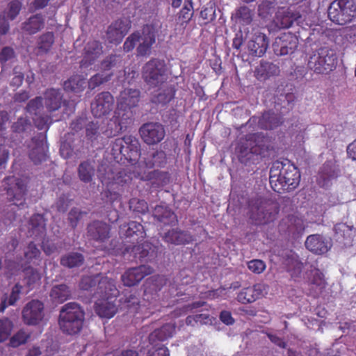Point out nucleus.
Segmentation results:
<instances>
[{
    "label": "nucleus",
    "instance_id": "obj_4",
    "mask_svg": "<svg viewBox=\"0 0 356 356\" xmlns=\"http://www.w3.org/2000/svg\"><path fill=\"white\" fill-rule=\"evenodd\" d=\"M84 318L81 307L76 302H68L60 309L58 325L63 333L73 335L81 330Z\"/></svg>",
    "mask_w": 356,
    "mask_h": 356
},
{
    "label": "nucleus",
    "instance_id": "obj_59",
    "mask_svg": "<svg viewBox=\"0 0 356 356\" xmlns=\"http://www.w3.org/2000/svg\"><path fill=\"white\" fill-rule=\"evenodd\" d=\"M42 97L38 96L30 100L26 106V111L33 115H37L38 111L42 106Z\"/></svg>",
    "mask_w": 356,
    "mask_h": 356
},
{
    "label": "nucleus",
    "instance_id": "obj_22",
    "mask_svg": "<svg viewBox=\"0 0 356 356\" xmlns=\"http://www.w3.org/2000/svg\"><path fill=\"white\" fill-rule=\"evenodd\" d=\"M305 245L309 251L318 255L327 253L332 246L331 241L318 234L308 236Z\"/></svg>",
    "mask_w": 356,
    "mask_h": 356
},
{
    "label": "nucleus",
    "instance_id": "obj_53",
    "mask_svg": "<svg viewBox=\"0 0 356 356\" xmlns=\"http://www.w3.org/2000/svg\"><path fill=\"white\" fill-rule=\"evenodd\" d=\"M22 7V3L18 0H13L8 3L7 10L5 14L10 20H14L19 14Z\"/></svg>",
    "mask_w": 356,
    "mask_h": 356
},
{
    "label": "nucleus",
    "instance_id": "obj_29",
    "mask_svg": "<svg viewBox=\"0 0 356 356\" xmlns=\"http://www.w3.org/2000/svg\"><path fill=\"white\" fill-rule=\"evenodd\" d=\"M268 47V40L264 33L254 34L248 43V49L252 55L261 57L266 51Z\"/></svg>",
    "mask_w": 356,
    "mask_h": 356
},
{
    "label": "nucleus",
    "instance_id": "obj_40",
    "mask_svg": "<svg viewBox=\"0 0 356 356\" xmlns=\"http://www.w3.org/2000/svg\"><path fill=\"white\" fill-rule=\"evenodd\" d=\"M104 279L109 278L107 277L101 276L99 274L95 276H84L82 277L80 282L79 286L82 290L84 291H92L93 288L96 287L95 295L97 296L99 294H100L99 282H102Z\"/></svg>",
    "mask_w": 356,
    "mask_h": 356
},
{
    "label": "nucleus",
    "instance_id": "obj_25",
    "mask_svg": "<svg viewBox=\"0 0 356 356\" xmlns=\"http://www.w3.org/2000/svg\"><path fill=\"white\" fill-rule=\"evenodd\" d=\"M264 284H256L242 289L238 293L236 300L242 304L252 303L261 298L264 296Z\"/></svg>",
    "mask_w": 356,
    "mask_h": 356
},
{
    "label": "nucleus",
    "instance_id": "obj_28",
    "mask_svg": "<svg viewBox=\"0 0 356 356\" xmlns=\"http://www.w3.org/2000/svg\"><path fill=\"white\" fill-rule=\"evenodd\" d=\"M153 217L165 225H172L177 222L176 214L168 206L157 205L152 212Z\"/></svg>",
    "mask_w": 356,
    "mask_h": 356
},
{
    "label": "nucleus",
    "instance_id": "obj_34",
    "mask_svg": "<svg viewBox=\"0 0 356 356\" xmlns=\"http://www.w3.org/2000/svg\"><path fill=\"white\" fill-rule=\"evenodd\" d=\"M79 179L83 183H90L95 174V161L86 160L80 163L77 168Z\"/></svg>",
    "mask_w": 356,
    "mask_h": 356
},
{
    "label": "nucleus",
    "instance_id": "obj_43",
    "mask_svg": "<svg viewBox=\"0 0 356 356\" xmlns=\"http://www.w3.org/2000/svg\"><path fill=\"white\" fill-rule=\"evenodd\" d=\"M280 72L279 67L273 63L261 60L259 65L256 69V73L258 76L268 78L271 76L278 74Z\"/></svg>",
    "mask_w": 356,
    "mask_h": 356
},
{
    "label": "nucleus",
    "instance_id": "obj_1",
    "mask_svg": "<svg viewBox=\"0 0 356 356\" xmlns=\"http://www.w3.org/2000/svg\"><path fill=\"white\" fill-rule=\"evenodd\" d=\"M140 91L137 88H124L117 99V109L110 120L106 130L108 136H115L125 130L131 123V118L127 111L138 106L140 100Z\"/></svg>",
    "mask_w": 356,
    "mask_h": 356
},
{
    "label": "nucleus",
    "instance_id": "obj_52",
    "mask_svg": "<svg viewBox=\"0 0 356 356\" xmlns=\"http://www.w3.org/2000/svg\"><path fill=\"white\" fill-rule=\"evenodd\" d=\"M309 281L311 284L317 286L320 291L325 287L326 282L324 275L319 269H314L311 271Z\"/></svg>",
    "mask_w": 356,
    "mask_h": 356
},
{
    "label": "nucleus",
    "instance_id": "obj_51",
    "mask_svg": "<svg viewBox=\"0 0 356 356\" xmlns=\"http://www.w3.org/2000/svg\"><path fill=\"white\" fill-rule=\"evenodd\" d=\"M60 120L59 118H56V119L53 118V116L50 115H40L36 118H35L34 123L35 127L40 129L43 130L46 129L47 130L49 127V126L56 121H58Z\"/></svg>",
    "mask_w": 356,
    "mask_h": 356
},
{
    "label": "nucleus",
    "instance_id": "obj_39",
    "mask_svg": "<svg viewBox=\"0 0 356 356\" xmlns=\"http://www.w3.org/2000/svg\"><path fill=\"white\" fill-rule=\"evenodd\" d=\"M55 41L53 32H46L40 35L36 42V50L38 54H47L51 49Z\"/></svg>",
    "mask_w": 356,
    "mask_h": 356
},
{
    "label": "nucleus",
    "instance_id": "obj_16",
    "mask_svg": "<svg viewBox=\"0 0 356 356\" xmlns=\"http://www.w3.org/2000/svg\"><path fill=\"white\" fill-rule=\"evenodd\" d=\"M42 101L49 114L58 111L63 106L69 105V101L63 99L61 90L54 88H47L44 92Z\"/></svg>",
    "mask_w": 356,
    "mask_h": 356
},
{
    "label": "nucleus",
    "instance_id": "obj_11",
    "mask_svg": "<svg viewBox=\"0 0 356 356\" xmlns=\"http://www.w3.org/2000/svg\"><path fill=\"white\" fill-rule=\"evenodd\" d=\"M26 179L18 178L15 176L5 177L3 181V186L10 201L14 204L19 207L24 206L26 202L27 193Z\"/></svg>",
    "mask_w": 356,
    "mask_h": 356
},
{
    "label": "nucleus",
    "instance_id": "obj_41",
    "mask_svg": "<svg viewBox=\"0 0 356 356\" xmlns=\"http://www.w3.org/2000/svg\"><path fill=\"white\" fill-rule=\"evenodd\" d=\"M84 261V257L81 253L72 252L62 256L60 263L63 266L73 268L82 266Z\"/></svg>",
    "mask_w": 356,
    "mask_h": 356
},
{
    "label": "nucleus",
    "instance_id": "obj_14",
    "mask_svg": "<svg viewBox=\"0 0 356 356\" xmlns=\"http://www.w3.org/2000/svg\"><path fill=\"white\" fill-rule=\"evenodd\" d=\"M44 316V304L38 300L29 301L22 310L24 322L29 325H38L42 321Z\"/></svg>",
    "mask_w": 356,
    "mask_h": 356
},
{
    "label": "nucleus",
    "instance_id": "obj_31",
    "mask_svg": "<svg viewBox=\"0 0 356 356\" xmlns=\"http://www.w3.org/2000/svg\"><path fill=\"white\" fill-rule=\"evenodd\" d=\"M23 286L17 282L10 290V293H4L0 302V312H3L9 306H15L17 301L20 299L23 291Z\"/></svg>",
    "mask_w": 356,
    "mask_h": 356
},
{
    "label": "nucleus",
    "instance_id": "obj_32",
    "mask_svg": "<svg viewBox=\"0 0 356 356\" xmlns=\"http://www.w3.org/2000/svg\"><path fill=\"white\" fill-rule=\"evenodd\" d=\"M121 229L124 230L126 238H132L139 243L146 237V232L143 225L136 221H130L127 224L121 225Z\"/></svg>",
    "mask_w": 356,
    "mask_h": 356
},
{
    "label": "nucleus",
    "instance_id": "obj_12",
    "mask_svg": "<svg viewBox=\"0 0 356 356\" xmlns=\"http://www.w3.org/2000/svg\"><path fill=\"white\" fill-rule=\"evenodd\" d=\"M115 99L108 91H103L95 95L90 104L92 115L101 118L110 114L113 110Z\"/></svg>",
    "mask_w": 356,
    "mask_h": 356
},
{
    "label": "nucleus",
    "instance_id": "obj_24",
    "mask_svg": "<svg viewBox=\"0 0 356 356\" xmlns=\"http://www.w3.org/2000/svg\"><path fill=\"white\" fill-rule=\"evenodd\" d=\"M110 231V226L100 220H94L88 224L87 227L88 236L99 242H104L106 239H108Z\"/></svg>",
    "mask_w": 356,
    "mask_h": 356
},
{
    "label": "nucleus",
    "instance_id": "obj_26",
    "mask_svg": "<svg viewBox=\"0 0 356 356\" xmlns=\"http://www.w3.org/2000/svg\"><path fill=\"white\" fill-rule=\"evenodd\" d=\"M163 239L165 242L175 245L188 244L194 241L193 235L189 232L178 228L168 230L164 234Z\"/></svg>",
    "mask_w": 356,
    "mask_h": 356
},
{
    "label": "nucleus",
    "instance_id": "obj_13",
    "mask_svg": "<svg viewBox=\"0 0 356 356\" xmlns=\"http://www.w3.org/2000/svg\"><path fill=\"white\" fill-rule=\"evenodd\" d=\"M139 134L145 143L154 145L163 140L165 131L163 125L159 122H147L140 127Z\"/></svg>",
    "mask_w": 356,
    "mask_h": 356
},
{
    "label": "nucleus",
    "instance_id": "obj_54",
    "mask_svg": "<svg viewBox=\"0 0 356 356\" xmlns=\"http://www.w3.org/2000/svg\"><path fill=\"white\" fill-rule=\"evenodd\" d=\"M29 337V334L23 330H20L10 338L9 344L11 347L17 348L26 343Z\"/></svg>",
    "mask_w": 356,
    "mask_h": 356
},
{
    "label": "nucleus",
    "instance_id": "obj_27",
    "mask_svg": "<svg viewBox=\"0 0 356 356\" xmlns=\"http://www.w3.org/2000/svg\"><path fill=\"white\" fill-rule=\"evenodd\" d=\"M43 215L33 214L29 221V233L35 239L43 238L46 235V222Z\"/></svg>",
    "mask_w": 356,
    "mask_h": 356
},
{
    "label": "nucleus",
    "instance_id": "obj_46",
    "mask_svg": "<svg viewBox=\"0 0 356 356\" xmlns=\"http://www.w3.org/2000/svg\"><path fill=\"white\" fill-rule=\"evenodd\" d=\"M40 250L38 249L36 244L31 241L24 250V257L27 263L34 262L40 257Z\"/></svg>",
    "mask_w": 356,
    "mask_h": 356
},
{
    "label": "nucleus",
    "instance_id": "obj_42",
    "mask_svg": "<svg viewBox=\"0 0 356 356\" xmlns=\"http://www.w3.org/2000/svg\"><path fill=\"white\" fill-rule=\"evenodd\" d=\"M47 147L44 145L43 140L36 143L35 147L29 152V158L35 165L40 164L47 159Z\"/></svg>",
    "mask_w": 356,
    "mask_h": 356
},
{
    "label": "nucleus",
    "instance_id": "obj_64",
    "mask_svg": "<svg viewBox=\"0 0 356 356\" xmlns=\"http://www.w3.org/2000/svg\"><path fill=\"white\" fill-rule=\"evenodd\" d=\"M248 267L252 273L260 274L266 269V264L262 260L253 259L248 263Z\"/></svg>",
    "mask_w": 356,
    "mask_h": 356
},
{
    "label": "nucleus",
    "instance_id": "obj_63",
    "mask_svg": "<svg viewBox=\"0 0 356 356\" xmlns=\"http://www.w3.org/2000/svg\"><path fill=\"white\" fill-rule=\"evenodd\" d=\"M193 6L192 0L188 1V3L187 5H184V6L180 10V16L179 17L186 22L188 23L193 16Z\"/></svg>",
    "mask_w": 356,
    "mask_h": 356
},
{
    "label": "nucleus",
    "instance_id": "obj_49",
    "mask_svg": "<svg viewBox=\"0 0 356 356\" xmlns=\"http://www.w3.org/2000/svg\"><path fill=\"white\" fill-rule=\"evenodd\" d=\"M236 17L240 20L243 25H248L252 21V13L251 10L245 6H241L236 10Z\"/></svg>",
    "mask_w": 356,
    "mask_h": 356
},
{
    "label": "nucleus",
    "instance_id": "obj_55",
    "mask_svg": "<svg viewBox=\"0 0 356 356\" xmlns=\"http://www.w3.org/2000/svg\"><path fill=\"white\" fill-rule=\"evenodd\" d=\"M250 218L255 225L265 224L268 222V220H266V214L260 207H251Z\"/></svg>",
    "mask_w": 356,
    "mask_h": 356
},
{
    "label": "nucleus",
    "instance_id": "obj_48",
    "mask_svg": "<svg viewBox=\"0 0 356 356\" xmlns=\"http://www.w3.org/2000/svg\"><path fill=\"white\" fill-rule=\"evenodd\" d=\"M129 209L136 213L144 215L149 211L148 204L144 200L133 197L129 200Z\"/></svg>",
    "mask_w": 356,
    "mask_h": 356
},
{
    "label": "nucleus",
    "instance_id": "obj_23",
    "mask_svg": "<svg viewBox=\"0 0 356 356\" xmlns=\"http://www.w3.org/2000/svg\"><path fill=\"white\" fill-rule=\"evenodd\" d=\"M277 24L282 29H289L294 24L302 26V17L299 12L282 8L276 13Z\"/></svg>",
    "mask_w": 356,
    "mask_h": 356
},
{
    "label": "nucleus",
    "instance_id": "obj_56",
    "mask_svg": "<svg viewBox=\"0 0 356 356\" xmlns=\"http://www.w3.org/2000/svg\"><path fill=\"white\" fill-rule=\"evenodd\" d=\"M86 135L88 140L93 141L99 136V124L98 122H89L86 125Z\"/></svg>",
    "mask_w": 356,
    "mask_h": 356
},
{
    "label": "nucleus",
    "instance_id": "obj_18",
    "mask_svg": "<svg viewBox=\"0 0 356 356\" xmlns=\"http://www.w3.org/2000/svg\"><path fill=\"white\" fill-rule=\"evenodd\" d=\"M131 29V21L127 19H119L108 26L106 38L110 43L119 44Z\"/></svg>",
    "mask_w": 356,
    "mask_h": 356
},
{
    "label": "nucleus",
    "instance_id": "obj_44",
    "mask_svg": "<svg viewBox=\"0 0 356 356\" xmlns=\"http://www.w3.org/2000/svg\"><path fill=\"white\" fill-rule=\"evenodd\" d=\"M86 80L81 75H74L64 82V89L67 91L79 92L85 88Z\"/></svg>",
    "mask_w": 356,
    "mask_h": 356
},
{
    "label": "nucleus",
    "instance_id": "obj_36",
    "mask_svg": "<svg viewBox=\"0 0 356 356\" xmlns=\"http://www.w3.org/2000/svg\"><path fill=\"white\" fill-rule=\"evenodd\" d=\"M49 296L53 302L61 304L71 298L72 292L67 284H56L51 288Z\"/></svg>",
    "mask_w": 356,
    "mask_h": 356
},
{
    "label": "nucleus",
    "instance_id": "obj_8",
    "mask_svg": "<svg viewBox=\"0 0 356 356\" xmlns=\"http://www.w3.org/2000/svg\"><path fill=\"white\" fill-rule=\"evenodd\" d=\"M327 13L332 22L346 25L356 16V5L352 0H334L330 3Z\"/></svg>",
    "mask_w": 356,
    "mask_h": 356
},
{
    "label": "nucleus",
    "instance_id": "obj_30",
    "mask_svg": "<svg viewBox=\"0 0 356 356\" xmlns=\"http://www.w3.org/2000/svg\"><path fill=\"white\" fill-rule=\"evenodd\" d=\"M165 159V153L163 152L159 151H153L150 150L143 154L142 156V161L140 163V168H138V169H140L142 171L143 168L151 169L154 166H161L164 163L163 159Z\"/></svg>",
    "mask_w": 356,
    "mask_h": 356
},
{
    "label": "nucleus",
    "instance_id": "obj_50",
    "mask_svg": "<svg viewBox=\"0 0 356 356\" xmlns=\"http://www.w3.org/2000/svg\"><path fill=\"white\" fill-rule=\"evenodd\" d=\"M13 324L8 318L0 319V342H3L10 337Z\"/></svg>",
    "mask_w": 356,
    "mask_h": 356
},
{
    "label": "nucleus",
    "instance_id": "obj_62",
    "mask_svg": "<svg viewBox=\"0 0 356 356\" xmlns=\"http://www.w3.org/2000/svg\"><path fill=\"white\" fill-rule=\"evenodd\" d=\"M322 174L325 179H332L338 177L339 170L334 165L325 163L322 168Z\"/></svg>",
    "mask_w": 356,
    "mask_h": 356
},
{
    "label": "nucleus",
    "instance_id": "obj_9",
    "mask_svg": "<svg viewBox=\"0 0 356 356\" xmlns=\"http://www.w3.org/2000/svg\"><path fill=\"white\" fill-rule=\"evenodd\" d=\"M142 77L149 87H158L168 79L167 67L165 61L159 58H152L147 62L142 70Z\"/></svg>",
    "mask_w": 356,
    "mask_h": 356
},
{
    "label": "nucleus",
    "instance_id": "obj_38",
    "mask_svg": "<svg viewBox=\"0 0 356 356\" xmlns=\"http://www.w3.org/2000/svg\"><path fill=\"white\" fill-rule=\"evenodd\" d=\"M282 124L281 118L278 115L271 111L262 114L258 120V127L261 129L271 130Z\"/></svg>",
    "mask_w": 356,
    "mask_h": 356
},
{
    "label": "nucleus",
    "instance_id": "obj_47",
    "mask_svg": "<svg viewBox=\"0 0 356 356\" xmlns=\"http://www.w3.org/2000/svg\"><path fill=\"white\" fill-rule=\"evenodd\" d=\"M113 74H104V73H97L95 75L92 76L88 81V88L90 90H94L97 87L109 81Z\"/></svg>",
    "mask_w": 356,
    "mask_h": 356
},
{
    "label": "nucleus",
    "instance_id": "obj_57",
    "mask_svg": "<svg viewBox=\"0 0 356 356\" xmlns=\"http://www.w3.org/2000/svg\"><path fill=\"white\" fill-rule=\"evenodd\" d=\"M86 214H87L86 212L82 211L78 208H72L70 211L67 217V220L70 226L73 229H75L77 227L79 222L83 218V216Z\"/></svg>",
    "mask_w": 356,
    "mask_h": 356
},
{
    "label": "nucleus",
    "instance_id": "obj_45",
    "mask_svg": "<svg viewBox=\"0 0 356 356\" xmlns=\"http://www.w3.org/2000/svg\"><path fill=\"white\" fill-rule=\"evenodd\" d=\"M24 275V282L28 288V291L33 289L41 280L40 273L31 267L25 269Z\"/></svg>",
    "mask_w": 356,
    "mask_h": 356
},
{
    "label": "nucleus",
    "instance_id": "obj_20",
    "mask_svg": "<svg viewBox=\"0 0 356 356\" xmlns=\"http://www.w3.org/2000/svg\"><path fill=\"white\" fill-rule=\"evenodd\" d=\"M298 46V38L291 33H287L276 38L273 48L277 55L284 56L292 54Z\"/></svg>",
    "mask_w": 356,
    "mask_h": 356
},
{
    "label": "nucleus",
    "instance_id": "obj_19",
    "mask_svg": "<svg viewBox=\"0 0 356 356\" xmlns=\"http://www.w3.org/2000/svg\"><path fill=\"white\" fill-rule=\"evenodd\" d=\"M103 54V46L101 42L97 40L88 41L83 48L82 59L80 61L81 67H88Z\"/></svg>",
    "mask_w": 356,
    "mask_h": 356
},
{
    "label": "nucleus",
    "instance_id": "obj_17",
    "mask_svg": "<svg viewBox=\"0 0 356 356\" xmlns=\"http://www.w3.org/2000/svg\"><path fill=\"white\" fill-rule=\"evenodd\" d=\"M246 149L254 155L265 156L269 149V141L267 137L259 133L246 135Z\"/></svg>",
    "mask_w": 356,
    "mask_h": 356
},
{
    "label": "nucleus",
    "instance_id": "obj_21",
    "mask_svg": "<svg viewBox=\"0 0 356 356\" xmlns=\"http://www.w3.org/2000/svg\"><path fill=\"white\" fill-rule=\"evenodd\" d=\"M153 268L147 265H140L126 270L121 277L124 285L133 286L138 284L145 276L153 273Z\"/></svg>",
    "mask_w": 356,
    "mask_h": 356
},
{
    "label": "nucleus",
    "instance_id": "obj_37",
    "mask_svg": "<svg viewBox=\"0 0 356 356\" xmlns=\"http://www.w3.org/2000/svg\"><path fill=\"white\" fill-rule=\"evenodd\" d=\"M175 93L176 90L174 86H165L159 89L158 93L152 97L151 102L157 105L165 106L175 98Z\"/></svg>",
    "mask_w": 356,
    "mask_h": 356
},
{
    "label": "nucleus",
    "instance_id": "obj_61",
    "mask_svg": "<svg viewBox=\"0 0 356 356\" xmlns=\"http://www.w3.org/2000/svg\"><path fill=\"white\" fill-rule=\"evenodd\" d=\"M31 127V122L27 118H19L12 125V129L15 133H22Z\"/></svg>",
    "mask_w": 356,
    "mask_h": 356
},
{
    "label": "nucleus",
    "instance_id": "obj_2",
    "mask_svg": "<svg viewBox=\"0 0 356 356\" xmlns=\"http://www.w3.org/2000/svg\"><path fill=\"white\" fill-rule=\"evenodd\" d=\"M270 184L272 189L280 194L296 189L300 181L298 168L289 160L277 161L270 170Z\"/></svg>",
    "mask_w": 356,
    "mask_h": 356
},
{
    "label": "nucleus",
    "instance_id": "obj_35",
    "mask_svg": "<svg viewBox=\"0 0 356 356\" xmlns=\"http://www.w3.org/2000/svg\"><path fill=\"white\" fill-rule=\"evenodd\" d=\"M176 330L175 323H168L162 325L160 328L154 330L149 337L152 343L156 340L163 341L173 336Z\"/></svg>",
    "mask_w": 356,
    "mask_h": 356
},
{
    "label": "nucleus",
    "instance_id": "obj_3",
    "mask_svg": "<svg viewBox=\"0 0 356 356\" xmlns=\"http://www.w3.org/2000/svg\"><path fill=\"white\" fill-rule=\"evenodd\" d=\"M100 294L95 305V310L101 318H111L116 314L118 308L115 303L119 291L113 279H104L99 282Z\"/></svg>",
    "mask_w": 356,
    "mask_h": 356
},
{
    "label": "nucleus",
    "instance_id": "obj_7",
    "mask_svg": "<svg viewBox=\"0 0 356 356\" xmlns=\"http://www.w3.org/2000/svg\"><path fill=\"white\" fill-rule=\"evenodd\" d=\"M338 63L335 51L328 47L319 48L309 57L308 67L318 74H328L334 71Z\"/></svg>",
    "mask_w": 356,
    "mask_h": 356
},
{
    "label": "nucleus",
    "instance_id": "obj_5",
    "mask_svg": "<svg viewBox=\"0 0 356 356\" xmlns=\"http://www.w3.org/2000/svg\"><path fill=\"white\" fill-rule=\"evenodd\" d=\"M156 42V33L152 25L145 24L140 31H136L129 35L124 44L123 49L125 52L131 51L136 47L137 55L146 56L151 54L153 44Z\"/></svg>",
    "mask_w": 356,
    "mask_h": 356
},
{
    "label": "nucleus",
    "instance_id": "obj_10",
    "mask_svg": "<svg viewBox=\"0 0 356 356\" xmlns=\"http://www.w3.org/2000/svg\"><path fill=\"white\" fill-rule=\"evenodd\" d=\"M138 166L130 165L118 172L115 175L111 172V169L104 175H99V179L103 184L108 186L116 185L118 190L122 191L123 187L129 186L134 178H138L142 175V170L138 169Z\"/></svg>",
    "mask_w": 356,
    "mask_h": 356
},
{
    "label": "nucleus",
    "instance_id": "obj_58",
    "mask_svg": "<svg viewBox=\"0 0 356 356\" xmlns=\"http://www.w3.org/2000/svg\"><path fill=\"white\" fill-rule=\"evenodd\" d=\"M344 131V126L342 123L340 124H333L329 128L326 129L325 134L330 139H333V140L338 138L341 134Z\"/></svg>",
    "mask_w": 356,
    "mask_h": 356
},
{
    "label": "nucleus",
    "instance_id": "obj_6",
    "mask_svg": "<svg viewBox=\"0 0 356 356\" xmlns=\"http://www.w3.org/2000/svg\"><path fill=\"white\" fill-rule=\"evenodd\" d=\"M111 152L115 156L121 155L135 168L140 167V144L136 137L125 135L115 139L111 143Z\"/></svg>",
    "mask_w": 356,
    "mask_h": 356
},
{
    "label": "nucleus",
    "instance_id": "obj_60",
    "mask_svg": "<svg viewBox=\"0 0 356 356\" xmlns=\"http://www.w3.org/2000/svg\"><path fill=\"white\" fill-rule=\"evenodd\" d=\"M200 17L204 21V24H207L216 18V9L213 6H207L202 9Z\"/></svg>",
    "mask_w": 356,
    "mask_h": 356
},
{
    "label": "nucleus",
    "instance_id": "obj_33",
    "mask_svg": "<svg viewBox=\"0 0 356 356\" xmlns=\"http://www.w3.org/2000/svg\"><path fill=\"white\" fill-rule=\"evenodd\" d=\"M44 26V19L41 14H35L29 17L22 24L23 32L33 35L41 31Z\"/></svg>",
    "mask_w": 356,
    "mask_h": 356
},
{
    "label": "nucleus",
    "instance_id": "obj_15",
    "mask_svg": "<svg viewBox=\"0 0 356 356\" xmlns=\"http://www.w3.org/2000/svg\"><path fill=\"white\" fill-rule=\"evenodd\" d=\"M127 254H130L134 259L140 262L150 261L156 255L154 245L147 241L127 246L123 251V254L126 255Z\"/></svg>",
    "mask_w": 356,
    "mask_h": 356
}]
</instances>
